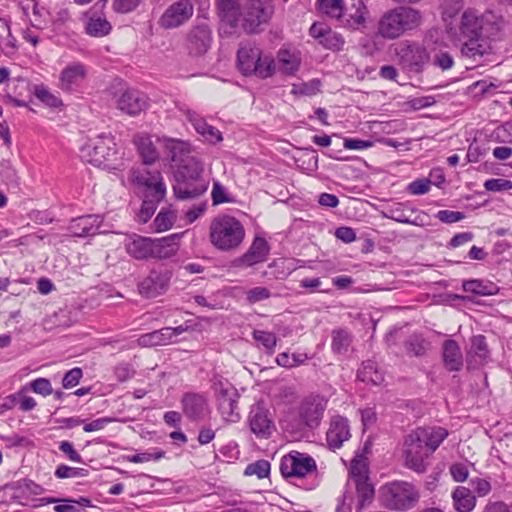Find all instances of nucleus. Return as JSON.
<instances>
[{
    "label": "nucleus",
    "mask_w": 512,
    "mask_h": 512,
    "mask_svg": "<svg viewBox=\"0 0 512 512\" xmlns=\"http://www.w3.org/2000/svg\"><path fill=\"white\" fill-rule=\"evenodd\" d=\"M447 436L448 431L439 426L419 427L409 433L404 441L405 465L417 473H424L428 458Z\"/></svg>",
    "instance_id": "1"
},
{
    "label": "nucleus",
    "mask_w": 512,
    "mask_h": 512,
    "mask_svg": "<svg viewBox=\"0 0 512 512\" xmlns=\"http://www.w3.org/2000/svg\"><path fill=\"white\" fill-rule=\"evenodd\" d=\"M422 24V13L411 6H397L382 14L377 24V33L384 39L395 40L408 34Z\"/></svg>",
    "instance_id": "2"
},
{
    "label": "nucleus",
    "mask_w": 512,
    "mask_h": 512,
    "mask_svg": "<svg viewBox=\"0 0 512 512\" xmlns=\"http://www.w3.org/2000/svg\"><path fill=\"white\" fill-rule=\"evenodd\" d=\"M174 177L173 192L178 200L196 199L203 195L209 186V181L203 176V166L195 158L185 160L177 168Z\"/></svg>",
    "instance_id": "3"
},
{
    "label": "nucleus",
    "mask_w": 512,
    "mask_h": 512,
    "mask_svg": "<svg viewBox=\"0 0 512 512\" xmlns=\"http://www.w3.org/2000/svg\"><path fill=\"white\" fill-rule=\"evenodd\" d=\"M244 238L245 228L234 216L219 215L209 225V241L218 251H235L241 246Z\"/></svg>",
    "instance_id": "4"
},
{
    "label": "nucleus",
    "mask_w": 512,
    "mask_h": 512,
    "mask_svg": "<svg viewBox=\"0 0 512 512\" xmlns=\"http://www.w3.org/2000/svg\"><path fill=\"white\" fill-rule=\"evenodd\" d=\"M237 65L245 76L256 75L266 79L275 72V60L271 56H263L262 50L252 43L240 46L237 52Z\"/></svg>",
    "instance_id": "5"
},
{
    "label": "nucleus",
    "mask_w": 512,
    "mask_h": 512,
    "mask_svg": "<svg viewBox=\"0 0 512 512\" xmlns=\"http://www.w3.org/2000/svg\"><path fill=\"white\" fill-rule=\"evenodd\" d=\"M81 157L97 167L116 169L119 160L116 143L111 135L101 134L81 148Z\"/></svg>",
    "instance_id": "6"
},
{
    "label": "nucleus",
    "mask_w": 512,
    "mask_h": 512,
    "mask_svg": "<svg viewBox=\"0 0 512 512\" xmlns=\"http://www.w3.org/2000/svg\"><path fill=\"white\" fill-rule=\"evenodd\" d=\"M380 494L382 504L396 511L409 510L419 500V492L415 486L404 481H395L384 485Z\"/></svg>",
    "instance_id": "7"
},
{
    "label": "nucleus",
    "mask_w": 512,
    "mask_h": 512,
    "mask_svg": "<svg viewBox=\"0 0 512 512\" xmlns=\"http://www.w3.org/2000/svg\"><path fill=\"white\" fill-rule=\"evenodd\" d=\"M395 55L401 67L409 72L420 74L430 63L431 57L427 48L416 41L404 40L395 47Z\"/></svg>",
    "instance_id": "8"
},
{
    "label": "nucleus",
    "mask_w": 512,
    "mask_h": 512,
    "mask_svg": "<svg viewBox=\"0 0 512 512\" xmlns=\"http://www.w3.org/2000/svg\"><path fill=\"white\" fill-rule=\"evenodd\" d=\"M317 471L315 459L306 453L291 451L284 455L280 461V473L286 480L304 478Z\"/></svg>",
    "instance_id": "9"
},
{
    "label": "nucleus",
    "mask_w": 512,
    "mask_h": 512,
    "mask_svg": "<svg viewBox=\"0 0 512 512\" xmlns=\"http://www.w3.org/2000/svg\"><path fill=\"white\" fill-rule=\"evenodd\" d=\"M247 424L251 433L258 439H268L276 430L273 415L263 401H258L251 406Z\"/></svg>",
    "instance_id": "10"
},
{
    "label": "nucleus",
    "mask_w": 512,
    "mask_h": 512,
    "mask_svg": "<svg viewBox=\"0 0 512 512\" xmlns=\"http://www.w3.org/2000/svg\"><path fill=\"white\" fill-rule=\"evenodd\" d=\"M172 278V271L165 266L150 270L149 274L139 281V294L147 299L156 298L167 292Z\"/></svg>",
    "instance_id": "11"
},
{
    "label": "nucleus",
    "mask_w": 512,
    "mask_h": 512,
    "mask_svg": "<svg viewBox=\"0 0 512 512\" xmlns=\"http://www.w3.org/2000/svg\"><path fill=\"white\" fill-rule=\"evenodd\" d=\"M273 13L272 0H249L245 6L243 29L247 33H257L261 25L268 23Z\"/></svg>",
    "instance_id": "12"
},
{
    "label": "nucleus",
    "mask_w": 512,
    "mask_h": 512,
    "mask_svg": "<svg viewBox=\"0 0 512 512\" xmlns=\"http://www.w3.org/2000/svg\"><path fill=\"white\" fill-rule=\"evenodd\" d=\"M213 35L206 20L197 21L186 35V48L191 56H203L211 48Z\"/></svg>",
    "instance_id": "13"
},
{
    "label": "nucleus",
    "mask_w": 512,
    "mask_h": 512,
    "mask_svg": "<svg viewBox=\"0 0 512 512\" xmlns=\"http://www.w3.org/2000/svg\"><path fill=\"white\" fill-rule=\"evenodd\" d=\"M194 14L191 0H178L170 4L158 20V25L165 29H175L186 24Z\"/></svg>",
    "instance_id": "14"
},
{
    "label": "nucleus",
    "mask_w": 512,
    "mask_h": 512,
    "mask_svg": "<svg viewBox=\"0 0 512 512\" xmlns=\"http://www.w3.org/2000/svg\"><path fill=\"white\" fill-rule=\"evenodd\" d=\"M327 407V400L320 395H310L302 400L298 414L302 423L309 428L317 427Z\"/></svg>",
    "instance_id": "15"
},
{
    "label": "nucleus",
    "mask_w": 512,
    "mask_h": 512,
    "mask_svg": "<svg viewBox=\"0 0 512 512\" xmlns=\"http://www.w3.org/2000/svg\"><path fill=\"white\" fill-rule=\"evenodd\" d=\"M130 182L142 190V194H154L161 188L166 193V185L159 170L147 168L132 169L129 175Z\"/></svg>",
    "instance_id": "16"
},
{
    "label": "nucleus",
    "mask_w": 512,
    "mask_h": 512,
    "mask_svg": "<svg viewBox=\"0 0 512 512\" xmlns=\"http://www.w3.org/2000/svg\"><path fill=\"white\" fill-rule=\"evenodd\" d=\"M183 414L191 421H201L210 413L206 396L201 393L187 392L182 396Z\"/></svg>",
    "instance_id": "17"
},
{
    "label": "nucleus",
    "mask_w": 512,
    "mask_h": 512,
    "mask_svg": "<svg viewBox=\"0 0 512 512\" xmlns=\"http://www.w3.org/2000/svg\"><path fill=\"white\" fill-rule=\"evenodd\" d=\"M116 107L129 116H136L148 107V97L139 90L127 89L117 97Z\"/></svg>",
    "instance_id": "18"
},
{
    "label": "nucleus",
    "mask_w": 512,
    "mask_h": 512,
    "mask_svg": "<svg viewBox=\"0 0 512 512\" xmlns=\"http://www.w3.org/2000/svg\"><path fill=\"white\" fill-rule=\"evenodd\" d=\"M87 77V67L81 62L68 64L60 73L59 87L71 93L77 91Z\"/></svg>",
    "instance_id": "19"
},
{
    "label": "nucleus",
    "mask_w": 512,
    "mask_h": 512,
    "mask_svg": "<svg viewBox=\"0 0 512 512\" xmlns=\"http://www.w3.org/2000/svg\"><path fill=\"white\" fill-rule=\"evenodd\" d=\"M238 399L239 394L234 388H223L219 391L218 410L225 421L235 423L240 420Z\"/></svg>",
    "instance_id": "20"
},
{
    "label": "nucleus",
    "mask_w": 512,
    "mask_h": 512,
    "mask_svg": "<svg viewBox=\"0 0 512 512\" xmlns=\"http://www.w3.org/2000/svg\"><path fill=\"white\" fill-rule=\"evenodd\" d=\"M103 217L98 214L84 215L70 221L68 230L75 237H88L102 233Z\"/></svg>",
    "instance_id": "21"
},
{
    "label": "nucleus",
    "mask_w": 512,
    "mask_h": 512,
    "mask_svg": "<svg viewBox=\"0 0 512 512\" xmlns=\"http://www.w3.org/2000/svg\"><path fill=\"white\" fill-rule=\"evenodd\" d=\"M350 436L348 419L339 415L333 417L326 433V441L329 448L333 450L339 449L342 447L343 443L350 438Z\"/></svg>",
    "instance_id": "22"
},
{
    "label": "nucleus",
    "mask_w": 512,
    "mask_h": 512,
    "mask_svg": "<svg viewBox=\"0 0 512 512\" xmlns=\"http://www.w3.org/2000/svg\"><path fill=\"white\" fill-rule=\"evenodd\" d=\"M268 242L262 237H255L249 249L235 260L237 266L251 267L264 262L269 254Z\"/></svg>",
    "instance_id": "23"
},
{
    "label": "nucleus",
    "mask_w": 512,
    "mask_h": 512,
    "mask_svg": "<svg viewBox=\"0 0 512 512\" xmlns=\"http://www.w3.org/2000/svg\"><path fill=\"white\" fill-rule=\"evenodd\" d=\"M217 12L221 22L228 27L225 32L229 34L234 33L238 27L241 15L238 0H219L217 2Z\"/></svg>",
    "instance_id": "24"
},
{
    "label": "nucleus",
    "mask_w": 512,
    "mask_h": 512,
    "mask_svg": "<svg viewBox=\"0 0 512 512\" xmlns=\"http://www.w3.org/2000/svg\"><path fill=\"white\" fill-rule=\"evenodd\" d=\"M485 16L474 9L463 12L460 23V32L464 38H481Z\"/></svg>",
    "instance_id": "25"
},
{
    "label": "nucleus",
    "mask_w": 512,
    "mask_h": 512,
    "mask_svg": "<svg viewBox=\"0 0 512 512\" xmlns=\"http://www.w3.org/2000/svg\"><path fill=\"white\" fill-rule=\"evenodd\" d=\"M125 249L131 257L137 260L149 259L153 251L152 238L133 234L125 241Z\"/></svg>",
    "instance_id": "26"
},
{
    "label": "nucleus",
    "mask_w": 512,
    "mask_h": 512,
    "mask_svg": "<svg viewBox=\"0 0 512 512\" xmlns=\"http://www.w3.org/2000/svg\"><path fill=\"white\" fill-rule=\"evenodd\" d=\"M443 362L449 371H460L463 367V356L458 343L448 339L443 343Z\"/></svg>",
    "instance_id": "27"
},
{
    "label": "nucleus",
    "mask_w": 512,
    "mask_h": 512,
    "mask_svg": "<svg viewBox=\"0 0 512 512\" xmlns=\"http://www.w3.org/2000/svg\"><path fill=\"white\" fill-rule=\"evenodd\" d=\"M165 196V192L161 188L154 191V194H144L141 209L138 213V221L143 224L147 223Z\"/></svg>",
    "instance_id": "28"
},
{
    "label": "nucleus",
    "mask_w": 512,
    "mask_h": 512,
    "mask_svg": "<svg viewBox=\"0 0 512 512\" xmlns=\"http://www.w3.org/2000/svg\"><path fill=\"white\" fill-rule=\"evenodd\" d=\"M177 235H171L163 238L152 239V253L150 258L168 259L176 254L177 247L175 243Z\"/></svg>",
    "instance_id": "29"
},
{
    "label": "nucleus",
    "mask_w": 512,
    "mask_h": 512,
    "mask_svg": "<svg viewBox=\"0 0 512 512\" xmlns=\"http://www.w3.org/2000/svg\"><path fill=\"white\" fill-rule=\"evenodd\" d=\"M453 506L457 512H471L476 505V497L469 488L458 486L452 493Z\"/></svg>",
    "instance_id": "30"
},
{
    "label": "nucleus",
    "mask_w": 512,
    "mask_h": 512,
    "mask_svg": "<svg viewBox=\"0 0 512 512\" xmlns=\"http://www.w3.org/2000/svg\"><path fill=\"white\" fill-rule=\"evenodd\" d=\"M162 142L171 161L175 162L181 160L183 163L185 162L183 158L191 151V145L189 142L169 137H163Z\"/></svg>",
    "instance_id": "31"
},
{
    "label": "nucleus",
    "mask_w": 512,
    "mask_h": 512,
    "mask_svg": "<svg viewBox=\"0 0 512 512\" xmlns=\"http://www.w3.org/2000/svg\"><path fill=\"white\" fill-rule=\"evenodd\" d=\"M463 290L480 296L496 295L499 287L491 281L481 279H470L463 281Z\"/></svg>",
    "instance_id": "32"
},
{
    "label": "nucleus",
    "mask_w": 512,
    "mask_h": 512,
    "mask_svg": "<svg viewBox=\"0 0 512 512\" xmlns=\"http://www.w3.org/2000/svg\"><path fill=\"white\" fill-rule=\"evenodd\" d=\"M134 142L144 164H152L159 159V153L149 136L139 135Z\"/></svg>",
    "instance_id": "33"
},
{
    "label": "nucleus",
    "mask_w": 512,
    "mask_h": 512,
    "mask_svg": "<svg viewBox=\"0 0 512 512\" xmlns=\"http://www.w3.org/2000/svg\"><path fill=\"white\" fill-rule=\"evenodd\" d=\"M279 70L286 75H294L300 67V57L287 49H280L277 54Z\"/></svg>",
    "instance_id": "34"
},
{
    "label": "nucleus",
    "mask_w": 512,
    "mask_h": 512,
    "mask_svg": "<svg viewBox=\"0 0 512 512\" xmlns=\"http://www.w3.org/2000/svg\"><path fill=\"white\" fill-rule=\"evenodd\" d=\"M357 378L366 383L379 385L383 382V373L378 369L377 363L372 360H367L362 363L361 368L357 372Z\"/></svg>",
    "instance_id": "35"
},
{
    "label": "nucleus",
    "mask_w": 512,
    "mask_h": 512,
    "mask_svg": "<svg viewBox=\"0 0 512 512\" xmlns=\"http://www.w3.org/2000/svg\"><path fill=\"white\" fill-rule=\"evenodd\" d=\"M112 30L111 23L102 16L92 15L85 24V32L92 37H104Z\"/></svg>",
    "instance_id": "36"
},
{
    "label": "nucleus",
    "mask_w": 512,
    "mask_h": 512,
    "mask_svg": "<svg viewBox=\"0 0 512 512\" xmlns=\"http://www.w3.org/2000/svg\"><path fill=\"white\" fill-rule=\"evenodd\" d=\"M489 349L484 335H476L471 339V348L468 356L472 357L476 365H483L489 358Z\"/></svg>",
    "instance_id": "37"
},
{
    "label": "nucleus",
    "mask_w": 512,
    "mask_h": 512,
    "mask_svg": "<svg viewBox=\"0 0 512 512\" xmlns=\"http://www.w3.org/2000/svg\"><path fill=\"white\" fill-rule=\"evenodd\" d=\"M139 342L144 346H159L173 343V340L169 327H164L160 330L142 335Z\"/></svg>",
    "instance_id": "38"
},
{
    "label": "nucleus",
    "mask_w": 512,
    "mask_h": 512,
    "mask_svg": "<svg viewBox=\"0 0 512 512\" xmlns=\"http://www.w3.org/2000/svg\"><path fill=\"white\" fill-rule=\"evenodd\" d=\"M461 47V54L463 57L477 61L481 59L486 53V46L480 42V38H466Z\"/></svg>",
    "instance_id": "39"
},
{
    "label": "nucleus",
    "mask_w": 512,
    "mask_h": 512,
    "mask_svg": "<svg viewBox=\"0 0 512 512\" xmlns=\"http://www.w3.org/2000/svg\"><path fill=\"white\" fill-rule=\"evenodd\" d=\"M331 349L335 354H345L348 352L352 342L351 334L345 329H335L332 331Z\"/></svg>",
    "instance_id": "40"
},
{
    "label": "nucleus",
    "mask_w": 512,
    "mask_h": 512,
    "mask_svg": "<svg viewBox=\"0 0 512 512\" xmlns=\"http://www.w3.org/2000/svg\"><path fill=\"white\" fill-rule=\"evenodd\" d=\"M317 3L319 10L331 18L340 20L344 14L343 0H318Z\"/></svg>",
    "instance_id": "41"
},
{
    "label": "nucleus",
    "mask_w": 512,
    "mask_h": 512,
    "mask_svg": "<svg viewBox=\"0 0 512 512\" xmlns=\"http://www.w3.org/2000/svg\"><path fill=\"white\" fill-rule=\"evenodd\" d=\"M428 346L429 342H427L420 334L410 335L405 342L407 352L416 357L423 356L426 353Z\"/></svg>",
    "instance_id": "42"
},
{
    "label": "nucleus",
    "mask_w": 512,
    "mask_h": 512,
    "mask_svg": "<svg viewBox=\"0 0 512 512\" xmlns=\"http://www.w3.org/2000/svg\"><path fill=\"white\" fill-rule=\"evenodd\" d=\"M271 465L270 462L264 459L257 460L248 464L244 470V475H256L257 478L263 479L269 476Z\"/></svg>",
    "instance_id": "43"
},
{
    "label": "nucleus",
    "mask_w": 512,
    "mask_h": 512,
    "mask_svg": "<svg viewBox=\"0 0 512 512\" xmlns=\"http://www.w3.org/2000/svg\"><path fill=\"white\" fill-rule=\"evenodd\" d=\"M34 95L41 102L52 108H58L63 105L62 100L52 94L44 85H37L34 88Z\"/></svg>",
    "instance_id": "44"
},
{
    "label": "nucleus",
    "mask_w": 512,
    "mask_h": 512,
    "mask_svg": "<svg viewBox=\"0 0 512 512\" xmlns=\"http://www.w3.org/2000/svg\"><path fill=\"white\" fill-rule=\"evenodd\" d=\"M319 43L326 49L339 51L343 48L345 41L341 34L329 29V31L321 38Z\"/></svg>",
    "instance_id": "45"
},
{
    "label": "nucleus",
    "mask_w": 512,
    "mask_h": 512,
    "mask_svg": "<svg viewBox=\"0 0 512 512\" xmlns=\"http://www.w3.org/2000/svg\"><path fill=\"white\" fill-rule=\"evenodd\" d=\"M175 214L170 210L162 209L154 219V227L157 232L169 230L175 221Z\"/></svg>",
    "instance_id": "46"
},
{
    "label": "nucleus",
    "mask_w": 512,
    "mask_h": 512,
    "mask_svg": "<svg viewBox=\"0 0 512 512\" xmlns=\"http://www.w3.org/2000/svg\"><path fill=\"white\" fill-rule=\"evenodd\" d=\"M253 339L260 343L270 353H273L277 344V337L273 332L254 330L252 333Z\"/></svg>",
    "instance_id": "47"
},
{
    "label": "nucleus",
    "mask_w": 512,
    "mask_h": 512,
    "mask_svg": "<svg viewBox=\"0 0 512 512\" xmlns=\"http://www.w3.org/2000/svg\"><path fill=\"white\" fill-rule=\"evenodd\" d=\"M180 111L186 115L195 130L203 136L210 125L199 114L189 108L181 107Z\"/></svg>",
    "instance_id": "48"
},
{
    "label": "nucleus",
    "mask_w": 512,
    "mask_h": 512,
    "mask_svg": "<svg viewBox=\"0 0 512 512\" xmlns=\"http://www.w3.org/2000/svg\"><path fill=\"white\" fill-rule=\"evenodd\" d=\"M55 476L59 479L86 477L88 470L78 467H70L65 464L59 465L55 470Z\"/></svg>",
    "instance_id": "49"
},
{
    "label": "nucleus",
    "mask_w": 512,
    "mask_h": 512,
    "mask_svg": "<svg viewBox=\"0 0 512 512\" xmlns=\"http://www.w3.org/2000/svg\"><path fill=\"white\" fill-rule=\"evenodd\" d=\"M355 486L360 506L363 507L366 503L371 502L375 491L374 487L368 482V480L358 482Z\"/></svg>",
    "instance_id": "50"
},
{
    "label": "nucleus",
    "mask_w": 512,
    "mask_h": 512,
    "mask_svg": "<svg viewBox=\"0 0 512 512\" xmlns=\"http://www.w3.org/2000/svg\"><path fill=\"white\" fill-rule=\"evenodd\" d=\"M354 3L352 5V9H354V12H351L349 14L351 20H348V22H351V26H359L364 24L365 22V14L367 12L366 6L363 3V0H353Z\"/></svg>",
    "instance_id": "51"
},
{
    "label": "nucleus",
    "mask_w": 512,
    "mask_h": 512,
    "mask_svg": "<svg viewBox=\"0 0 512 512\" xmlns=\"http://www.w3.org/2000/svg\"><path fill=\"white\" fill-rule=\"evenodd\" d=\"M484 187L490 192H502L512 189V181L504 178H491L484 182Z\"/></svg>",
    "instance_id": "52"
},
{
    "label": "nucleus",
    "mask_w": 512,
    "mask_h": 512,
    "mask_svg": "<svg viewBox=\"0 0 512 512\" xmlns=\"http://www.w3.org/2000/svg\"><path fill=\"white\" fill-rule=\"evenodd\" d=\"M83 377V371L80 367H74L68 370L62 379V386L65 389H70L79 384Z\"/></svg>",
    "instance_id": "53"
},
{
    "label": "nucleus",
    "mask_w": 512,
    "mask_h": 512,
    "mask_svg": "<svg viewBox=\"0 0 512 512\" xmlns=\"http://www.w3.org/2000/svg\"><path fill=\"white\" fill-rule=\"evenodd\" d=\"M142 0H113L112 9L118 14H128L138 8Z\"/></svg>",
    "instance_id": "54"
},
{
    "label": "nucleus",
    "mask_w": 512,
    "mask_h": 512,
    "mask_svg": "<svg viewBox=\"0 0 512 512\" xmlns=\"http://www.w3.org/2000/svg\"><path fill=\"white\" fill-rule=\"evenodd\" d=\"M350 474L355 484L368 480L366 465L358 459H353L350 467Z\"/></svg>",
    "instance_id": "55"
},
{
    "label": "nucleus",
    "mask_w": 512,
    "mask_h": 512,
    "mask_svg": "<svg viewBox=\"0 0 512 512\" xmlns=\"http://www.w3.org/2000/svg\"><path fill=\"white\" fill-rule=\"evenodd\" d=\"M30 389L42 396H48L53 393L52 385L49 379L39 377L29 384Z\"/></svg>",
    "instance_id": "56"
},
{
    "label": "nucleus",
    "mask_w": 512,
    "mask_h": 512,
    "mask_svg": "<svg viewBox=\"0 0 512 512\" xmlns=\"http://www.w3.org/2000/svg\"><path fill=\"white\" fill-rule=\"evenodd\" d=\"M271 297V291L262 286L254 287L247 291L246 299L250 304H254Z\"/></svg>",
    "instance_id": "57"
},
{
    "label": "nucleus",
    "mask_w": 512,
    "mask_h": 512,
    "mask_svg": "<svg viewBox=\"0 0 512 512\" xmlns=\"http://www.w3.org/2000/svg\"><path fill=\"white\" fill-rule=\"evenodd\" d=\"M431 180L420 178L409 183L407 190L412 195H423L430 190Z\"/></svg>",
    "instance_id": "58"
},
{
    "label": "nucleus",
    "mask_w": 512,
    "mask_h": 512,
    "mask_svg": "<svg viewBox=\"0 0 512 512\" xmlns=\"http://www.w3.org/2000/svg\"><path fill=\"white\" fill-rule=\"evenodd\" d=\"M435 217L442 223L451 224L463 220L465 214L459 211L440 210L436 213Z\"/></svg>",
    "instance_id": "59"
},
{
    "label": "nucleus",
    "mask_w": 512,
    "mask_h": 512,
    "mask_svg": "<svg viewBox=\"0 0 512 512\" xmlns=\"http://www.w3.org/2000/svg\"><path fill=\"white\" fill-rule=\"evenodd\" d=\"M470 485L474 493L479 497H484L491 491V484L489 481L482 478H473L470 480Z\"/></svg>",
    "instance_id": "60"
},
{
    "label": "nucleus",
    "mask_w": 512,
    "mask_h": 512,
    "mask_svg": "<svg viewBox=\"0 0 512 512\" xmlns=\"http://www.w3.org/2000/svg\"><path fill=\"white\" fill-rule=\"evenodd\" d=\"M114 374L119 382H125L135 374L134 369L128 363H120L114 368Z\"/></svg>",
    "instance_id": "61"
},
{
    "label": "nucleus",
    "mask_w": 512,
    "mask_h": 512,
    "mask_svg": "<svg viewBox=\"0 0 512 512\" xmlns=\"http://www.w3.org/2000/svg\"><path fill=\"white\" fill-rule=\"evenodd\" d=\"M433 63L435 66L439 67L442 70H448L452 68L454 64L453 57L447 51H439L435 56Z\"/></svg>",
    "instance_id": "62"
},
{
    "label": "nucleus",
    "mask_w": 512,
    "mask_h": 512,
    "mask_svg": "<svg viewBox=\"0 0 512 512\" xmlns=\"http://www.w3.org/2000/svg\"><path fill=\"white\" fill-rule=\"evenodd\" d=\"M212 201L214 205L230 203L232 200L227 197L226 189L219 182H214L212 188Z\"/></svg>",
    "instance_id": "63"
},
{
    "label": "nucleus",
    "mask_w": 512,
    "mask_h": 512,
    "mask_svg": "<svg viewBox=\"0 0 512 512\" xmlns=\"http://www.w3.org/2000/svg\"><path fill=\"white\" fill-rule=\"evenodd\" d=\"M59 450L63 452L69 460L76 463L83 462L81 455L74 449L73 444L69 441H61L59 444Z\"/></svg>",
    "instance_id": "64"
}]
</instances>
